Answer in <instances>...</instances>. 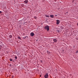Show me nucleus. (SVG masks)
<instances>
[{
  "label": "nucleus",
  "instance_id": "nucleus-7",
  "mask_svg": "<svg viewBox=\"0 0 78 78\" xmlns=\"http://www.w3.org/2000/svg\"><path fill=\"white\" fill-rule=\"evenodd\" d=\"M53 41L55 42H56L57 41V40L56 39H54Z\"/></svg>",
  "mask_w": 78,
  "mask_h": 78
},
{
  "label": "nucleus",
  "instance_id": "nucleus-15",
  "mask_svg": "<svg viewBox=\"0 0 78 78\" xmlns=\"http://www.w3.org/2000/svg\"><path fill=\"white\" fill-rule=\"evenodd\" d=\"M15 59H17V57H15Z\"/></svg>",
  "mask_w": 78,
  "mask_h": 78
},
{
  "label": "nucleus",
  "instance_id": "nucleus-5",
  "mask_svg": "<svg viewBox=\"0 0 78 78\" xmlns=\"http://www.w3.org/2000/svg\"><path fill=\"white\" fill-rule=\"evenodd\" d=\"M28 0H26L24 2V3H26V4H27V3H28Z\"/></svg>",
  "mask_w": 78,
  "mask_h": 78
},
{
  "label": "nucleus",
  "instance_id": "nucleus-17",
  "mask_svg": "<svg viewBox=\"0 0 78 78\" xmlns=\"http://www.w3.org/2000/svg\"><path fill=\"white\" fill-rule=\"evenodd\" d=\"M22 5H23V4H22Z\"/></svg>",
  "mask_w": 78,
  "mask_h": 78
},
{
  "label": "nucleus",
  "instance_id": "nucleus-9",
  "mask_svg": "<svg viewBox=\"0 0 78 78\" xmlns=\"http://www.w3.org/2000/svg\"><path fill=\"white\" fill-rule=\"evenodd\" d=\"M47 53H48V54H50V52L48 51H47Z\"/></svg>",
  "mask_w": 78,
  "mask_h": 78
},
{
  "label": "nucleus",
  "instance_id": "nucleus-12",
  "mask_svg": "<svg viewBox=\"0 0 78 78\" xmlns=\"http://www.w3.org/2000/svg\"><path fill=\"white\" fill-rule=\"evenodd\" d=\"M10 61H12V59L11 58L10 59Z\"/></svg>",
  "mask_w": 78,
  "mask_h": 78
},
{
  "label": "nucleus",
  "instance_id": "nucleus-21",
  "mask_svg": "<svg viewBox=\"0 0 78 78\" xmlns=\"http://www.w3.org/2000/svg\"><path fill=\"white\" fill-rule=\"evenodd\" d=\"M10 66H11V65H10Z\"/></svg>",
  "mask_w": 78,
  "mask_h": 78
},
{
  "label": "nucleus",
  "instance_id": "nucleus-16",
  "mask_svg": "<svg viewBox=\"0 0 78 78\" xmlns=\"http://www.w3.org/2000/svg\"><path fill=\"white\" fill-rule=\"evenodd\" d=\"M2 13V11H0V14H1Z\"/></svg>",
  "mask_w": 78,
  "mask_h": 78
},
{
  "label": "nucleus",
  "instance_id": "nucleus-4",
  "mask_svg": "<svg viewBox=\"0 0 78 78\" xmlns=\"http://www.w3.org/2000/svg\"><path fill=\"white\" fill-rule=\"evenodd\" d=\"M59 20H57V23H56V24H57V25H59Z\"/></svg>",
  "mask_w": 78,
  "mask_h": 78
},
{
  "label": "nucleus",
  "instance_id": "nucleus-11",
  "mask_svg": "<svg viewBox=\"0 0 78 78\" xmlns=\"http://www.w3.org/2000/svg\"><path fill=\"white\" fill-rule=\"evenodd\" d=\"M18 38L19 39H21V38L20 37H18Z\"/></svg>",
  "mask_w": 78,
  "mask_h": 78
},
{
  "label": "nucleus",
  "instance_id": "nucleus-8",
  "mask_svg": "<svg viewBox=\"0 0 78 78\" xmlns=\"http://www.w3.org/2000/svg\"><path fill=\"white\" fill-rule=\"evenodd\" d=\"M46 17H50L49 15H46Z\"/></svg>",
  "mask_w": 78,
  "mask_h": 78
},
{
  "label": "nucleus",
  "instance_id": "nucleus-6",
  "mask_svg": "<svg viewBox=\"0 0 78 78\" xmlns=\"http://www.w3.org/2000/svg\"><path fill=\"white\" fill-rule=\"evenodd\" d=\"M50 17H51V18H53L54 17V15H50Z\"/></svg>",
  "mask_w": 78,
  "mask_h": 78
},
{
  "label": "nucleus",
  "instance_id": "nucleus-18",
  "mask_svg": "<svg viewBox=\"0 0 78 78\" xmlns=\"http://www.w3.org/2000/svg\"><path fill=\"white\" fill-rule=\"evenodd\" d=\"M19 27H20V28L21 27V26H20Z\"/></svg>",
  "mask_w": 78,
  "mask_h": 78
},
{
  "label": "nucleus",
  "instance_id": "nucleus-20",
  "mask_svg": "<svg viewBox=\"0 0 78 78\" xmlns=\"http://www.w3.org/2000/svg\"><path fill=\"white\" fill-rule=\"evenodd\" d=\"M55 16H57V15H55Z\"/></svg>",
  "mask_w": 78,
  "mask_h": 78
},
{
  "label": "nucleus",
  "instance_id": "nucleus-1",
  "mask_svg": "<svg viewBox=\"0 0 78 78\" xmlns=\"http://www.w3.org/2000/svg\"><path fill=\"white\" fill-rule=\"evenodd\" d=\"M44 28L45 30H47L48 31H49V26H45Z\"/></svg>",
  "mask_w": 78,
  "mask_h": 78
},
{
  "label": "nucleus",
  "instance_id": "nucleus-14",
  "mask_svg": "<svg viewBox=\"0 0 78 78\" xmlns=\"http://www.w3.org/2000/svg\"><path fill=\"white\" fill-rule=\"evenodd\" d=\"M78 53V51H76V53Z\"/></svg>",
  "mask_w": 78,
  "mask_h": 78
},
{
  "label": "nucleus",
  "instance_id": "nucleus-2",
  "mask_svg": "<svg viewBox=\"0 0 78 78\" xmlns=\"http://www.w3.org/2000/svg\"><path fill=\"white\" fill-rule=\"evenodd\" d=\"M48 77V73H46L44 75V78H47Z\"/></svg>",
  "mask_w": 78,
  "mask_h": 78
},
{
  "label": "nucleus",
  "instance_id": "nucleus-19",
  "mask_svg": "<svg viewBox=\"0 0 78 78\" xmlns=\"http://www.w3.org/2000/svg\"><path fill=\"white\" fill-rule=\"evenodd\" d=\"M77 25L78 26V23H77Z\"/></svg>",
  "mask_w": 78,
  "mask_h": 78
},
{
  "label": "nucleus",
  "instance_id": "nucleus-13",
  "mask_svg": "<svg viewBox=\"0 0 78 78\" xmlns=\"http://www.w3.org/2000/svg\"><path fill=\"white\" fill-rule=\"evenodd\" d=\"M34 19H37V17H36V16H34Z\"/></svg>",
  "mask_w": 78,
  "mask_h": 78
},
{
  "label": "nucleus",
  "instance_id": "nucleus-10",
  "mask_svg": "<svg viewBox=\"0 0 78 78\" xmlns=\"http://www.w3.org/2000/svg\"><path fill=\"white\" fill-rule=\"evenodd\" d=\"M9 37H10V38H11L12 37V35H10L9 36Z\"/></svg>",
  "mask_w": 78,
  "mask_h": 78
},
{
  "label": "nucleus",
  "instance_id": "nucleus-3",
  "mask_svg": "<svg viewBox=\"0 0 78 78\" xmlns=\"http://www.w3.org/2000/svg\"><path fill=\"white\" fill-rule=\"evenodd\" d=\"M30 35L31 36H34V34L33 32H32L30 34Z\"/></svg>",
  "mask_w": 78,
  "mask_h": 78
}]
</instances>
